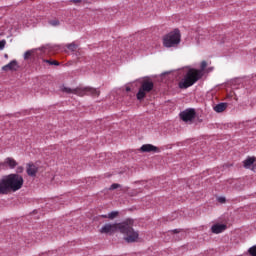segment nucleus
I'll use <instances>...</instances> for the list:
<instances>
[{
	"instance_id": "nucleus-10",
	"label": "nucleus",
	"mask_w": 256,
	"mask_h": 256,
	"mask_svg": "<svg viewBox=\"0 0 256 256\" xmlns=\"http://www.w3.org/2000/svg\"><path fill=\"white\" fill-rule=\"evenodd\" d=\"M17 165H18L17 161H15V159L9 158V157L6 158L4 160V162L0 163V166H2L3 168L9 167V169H15Z\"/></svg>"
},
{
	"instance_id": "nucleus-22",
	"label": "nucleus",
	"mask_w": 256,
	"mask_h": 256,
	"mask_svg": "<svg viewBox=\"0 0 256 256\" xmlns=\"http://www.w3.org/2000/svg\"><path fill=\"white\" fill-rule=\"evenodd\" d=\"M119 187H121V185L117 184V183H114L110 186V190L113 191L115 189H119Z\"/></svg>"
},
{
	"instance_id": "nucleus-2",
	"label": "nucleus",
	"mask_w": 256,
	"mask_h": 256,
	"mask_svg": "<svg viewBox=\"0 0 256 256\" xmlns=\"http://www.w3.org/2000/svg\"><path fill=\"white\" fill-rule=\"evenodd\" d=\"M119 227L126 243H137L139 241V231L133 229V220H126L120 223Z\"/></svg>"
},
{
	"instance_id": "nucleus-25",
	"label": "nucleus",
	"mask_w": 256,
	"mask_h": 256,
	"mask_svg": "<svg viewBox=\"0 0 256 256\" xmlns=\"http://www.w3.org/2000/svg\"><path fill=\"white\" fill-rule=\"evenodd\" d=\"M23 171H24L23 166H18L16 169V173H23Z\"/></svg>"
},
{
	"instance_id": "nucleus-12",
	"label": "nucleus",
	"mask_w": 256,
	"mask_h": 256,
	"mask_svg": "<svg viewBox=\"0 0 256 256\" xmlns=\"http://www.w3.org/2000/svg\"><path fill=\"white\" fill-rule=\"evenodd\" d=\"M17 69H19L17 60H12L10 63L2 67V71H17Z\"/></svg>"
},
{
	"instance_id": "nucleus-29",
	"label": "nucleus",
	"mask_w": 256,
	"mask_h": 256,
	"mask_svg": "<svg viewBox=\"0 0 256 256\" xmlns=\"http://www.w3.org/2000/svg\"><path fill=\"white\" fill-rule=\"evenodd\" d=\"M126 91H131V88L127 87V88H126Z\"/></svg>"
},
{
	"instance_id": "nucleus-15",
	"label": "nucleus",
	"mask_w": 256,
	"mask_h": 256,
	"mask_svg": "<svg viewBox=\"0 0 256 256\" xmlns=\"http://www.w3.org/2000/svg\"><path fill=\"white\" fill-rule=\"evenodd\" d=\"M255 163V157H249L244 161V167L246 169H249V167H251V165H253Z\"/></svg>"
},
{
	"instance_id": "nucleus-14",
	"label": "nucleus",
	"mask_w": 256,
	"mask_h": 256,
	"mask_svg": "<svg viewBox=\"0 0 256 256\" xmlns=\"http://www.w3.org/2000/svg\"><path fill=\"white\" fill-rule=\"evenodd\" d=\"M228 107V104L225 102L219 103L216 106H214V111L216 113H223V111H225Z\"/></svg>"
},
{
	"instance_id": "nucleus-24",
	"label": "nucleus",
	"mask_w": 256,
	"mask_h": 256,
	"mask_svg": "<svg viewBox=\"0 0 256 256\" xmlns=\"http://www.w3.org/2000/svg\"><path fill=\"white\" fill-rule=\"evenodd\" d=\"M30 56H31V51H26L24 53V59H29Z\"/></svg>"
},
{
	"instance_id": "nucleus-5",
	"label": "nucleus",
	"mask_w": 256,
	"mask_h": 256,
	"mask_svg": "<svg viewBox=\"0 0 256 256\" xmlns=\"http://www.w3.org/2000/svg\"><path fill=\"white\" fill-rule=\"evenodd\" d=\"M179 43H181V32H179V29H175L163 38L164 47H177Z\"/></svg>"
},
{
	"instance_id": "nucleus-26",
	"label": "nucleus",
	"mask_w": 256,
	"mask_h": 256,
	"mask_svg": "<svg viewBox=\"0 0 256 256\" xmlns=\"http://www.w3.org/2000/svg\"><path fill=\"white\" fill-rule=\"evenodd\" d=\"M218 201H219V203H225L226 199H225V197H219Z\"/></svg>"
},
{
	"instance_id": "nucleus-27",
	"label": "nucleus",
	"mask_w": 256,
	"mask_h": 256,
	"mask_svg": "<svg viewBox=\"0 0 256 256\" xmlns=\"http://www.w3.org/2000/svg\"><path fill=\"white\" fill-rule=\"evenodd\" d=\"M172 233H181V230H179V229H174V230L172 231Z\"/></svg>"
},
{
	"instance_id": "nucleus-4",
	"label": "nucleus",
	"mask_w": 256,
	"mask_h": 256,
	"mask_svg": "<svg viewBox=\"0 0 256 256\" xmlns=\"http://www.w3.org/2000/svg\"><path fill=\"white\" fill-rule=\"evenodd\" d=\"M62 91L63 93L78 95V97H85V95H91L92 97H99V95H101V91L93 87H78L76 89L63 87Z\"/></svg>"
},
{
	"instance_id": "nucleus-21",
	"label": "nucleus",
	"mask_w": 256,
	"mask_h": 256,
	"mask_svg": "<svg viewBox=\"0 0 256 256\" xmlns=\"http://www.w3.org/2000/svg\"><path fill=\"white\" fill-rule=\"evenodd\" d=\"M206 67H207V61H202L200 64V68H201L200 71H202V73H203V71H205Z\"/></svg>"
},
{
	"instance_id": "nucleus-6",
	"label": "nucleus",
	"mask_w": 256,
	"mask_h": 256,
	"mask_svg": "<svg viewBox=\"0 0 256 256\" xmlns=\"http://www.w3.org/2000/svg\"><path fill=\"white\" fill-rule=\"evenodd\" d=\"M155 87L153 81L151 80H144L141 83V86L136 94L138 101H143L144 97H147V93H151V90Z\"/></svg>"
},
{
	"instance_id": "nucleus-1",
	"label": "nucleus",
	"mask_w": 256,
	"mask_h": 256,
	"mask_svg": "<svg viewBox=\"0 0 256 256\" xmlns=\"http://www.w3.org/2000/svg\"><path fill=\"white\" fill-rule=\"evenodd\" d=\"M23 176L19 174H9L0 180V195H7L11 191H19L23 187Z\"/></svg>"
},
{
	"instance_id": "nucleus-28",
	"label": "nucleus",
	"mask_w": 256,
	"mask_h": 256,
	"mask_svg": "<svg viewBox=\"0 0 256 256\" xmlns=\"http://www.w3.org/2000/svg\"><path fill=\"white\" fill-rule=\"evenodd\" d=\"M72 3H81V0H72Z\"/></svg>"
},
{
	"instance_id": "nucleus-17",
	"label": "nucleus",
	"mask_w": 256,
	"mask_h": 256,
	"mask_svg": "<svg viewBox=\"0 0 256 256\" xmlns=\"http://www.w3.org/2000/svg\"><path fill=\"white\" fill-rule=\"evenodd\" d=\"M49 25H51L52 27H59V25H61V22L59 21V19H53L49 21Z\"/></svg>"
},
{
	"instance_id": "nucleus-8",
	"label": "nucleus",
	"mask_w": 256,
	"mask_h": 256,
	"mask_svg": "<svg viewBox=\"0 0 256 256\" xmlns=\"http://www.w3.org/2000/svg\"><path fill=\"white\" fill-rule=\"evenodd\" d=\"M120 225H121V223H118V224H105L101 228L100 233H115V231H117V229L119 231H121Z\"/></svg>"
},
{
	"instance_id": "nucleus-20",
	"label": "nucleus",
	"mask_w": 256,
	"mask_h": 256,
	"mask_svg": "<svg viewBox=\"0 0 256 256\" xmlns=\"http://www.w3.org/2000/svg\"><path fill=\"white\" fill-rule=\"evenodd\" d=\"M44 63H48V65H59V62H57V60H44Z\"/></svg>"
},
{
	"instance_id": "nucleus-13",
	"label": "nucleus",
	"mask_w": 256,
	"mask_h": 256,
	"mask_svg": "<svg viewBox=\"0 0 256 256\" xmlns=\"http://www.w3.org/2000/svg\"><path fill=\"white\" fill-rule=\"evenodd\" d=\"M227 229V225L225 224H215L211 227L212 233H215L216 235H219V233H223Z\"/></svg>"
},
{
	"instance_id": "nucleus-23",
	"label": "nucleus",
	"mask_w": 256,
	"mask_h": 256,
	"mask_svg": "<svg viewBox=\"0 0 256 256\" xmlns=\"http://www.w3.org/2000/svg\"><path fill=\"white\" fill-rule=\"evenodd\" d=\"M7 42L5 41V40H1L0 41V51H1V49H5V44H6Z\"/></svg>"
},
{
	"instance_id": "nucleus-16",
	"label": "nucleus",
	"mask_w": 256,
	"mask_h": 256,
	"mask_svg": "<svg viewBox=\"0 0 256 256\" xmlns=\"http://www.w3.org/2000/svg\"><path fill=\"white\" fill-rule=\"evenodd\" d=\"M118 216H119V212L113 211V212H110L108 215H102V218L103 219H115Z\"/></svg>"
},
{
	"instance_id": "nucleus-9",
	"label": "nucleus",
	"mask_w": 256,
	"mask_h": 256,
	"mask_svg": "<svg viewBox=\"0 0 256 256\" xmlns=\"http://www.w3.org/2000/svg\"><path fill=\"white\" fill-rule=\"evenodd\" d=\"M140 151L142 153H159V148H157V146H154L153 144H144L141 146Z\"/></svg>"
},
{
	"instance_id": "nucleus-7",
	"label": "nucleus",
	"mask_w": 256,
	"mask_h": 256,
	"mask_svg": "<svg viewBox=\"0 0 256 256\" xmlns=\"http://www.w3.org/2000/svg\"><path fill=\"white\" fill-rule=\"evenodd\" d=\"M180 119L187 123L188 121H192L195 119V110L188 109L180 113Z\"/></svg>"
},
{
	"instance_id": "nucleus-19",
	"label": "nucleus",
	"mask_w": 256,
	"mask_h": 256,
	"mask_svg": "<svg viewBox=\"0 0 256 256\" xmlns=\"http://www.w3.org/2000/svg\"><path fill=\"white\" fill-rule=\"evenodd\" d=\"M67 49H69V51H76L77 46L75 45V43H71L67 45Z\"/></svg>"
},
{
	"instance_id": "nucleus-18",
	"label": "nucleus",
	"mask_w": 256,
	"mask_h": 256,
	"mask_svg": "<svg viewBox=\"0 0 256 256\" xmlns=\"http://www.w3.org/2000/svg\"><path fill=\"white\" fill-rule=\"evenodd\" d=\"M248 253L250 256H256V245L249 248Z\"/></svg>"
},
{
	"instance_id": "nucleus-11",
	"label": "nucleus",
	"mask_w": 256,
	"mask_h": 256,
	"mask_svg": "<svg viewBox=\"0 0 256 256\" xmlns=\"http://www.w3.org/2000/svg\"><path fill=\"white\" fill-rule=\"evenodd\" d=\"M39 168L35 166V164L29 163L26 166V173L29 177H36Z\"/></svg>"
},
{
	"instance_id": "nucleus-3",
	"label": "nucleus",
	"mask_w": 256,
	"mask_h": 256,
	"mask_svg": "<svg viewBox=\"0 0 256 256\" xmlns=\"http://www.w3.org/2000/svg\"><path fill=\"white\" fill-rule=\"evenodd\" d=\"M201 77H203L201 70L190 68L184 76V79L180 81L178 85L180 89H189V87H193Z\"/></svg>"
},
{
	"instance_id": "nucleus-30",
	"label": "nucleus",
	"mask_w": 256,
	"mask_h": 256,
	"mask_svg": "<svg viewBox=\"0 0 256 256\" xmlns=\"http://www.w3.org/2000/svg\"><path fill=\"white\" fill-rule=\"evenodd\" d=\"M5 57H6V58L8 57L7 54L5 55Z\"/></svg>"
}]
</instances>
